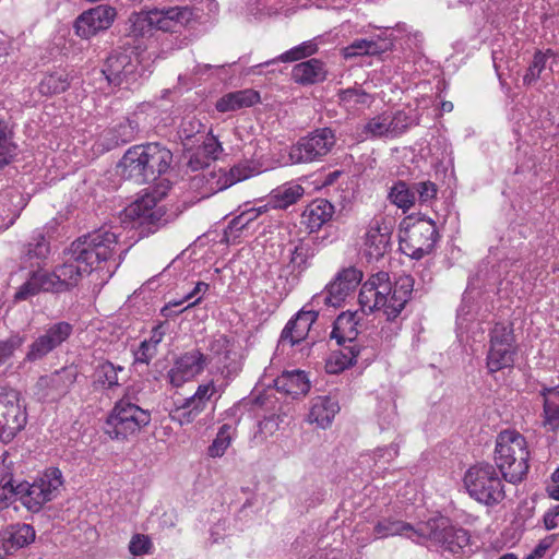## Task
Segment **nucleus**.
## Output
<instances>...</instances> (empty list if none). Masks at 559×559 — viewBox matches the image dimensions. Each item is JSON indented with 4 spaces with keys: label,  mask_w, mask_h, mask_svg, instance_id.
Listing matches in <instances>:
<instances>
[{
    "label": "nucleus",
    "mask_w": 559,
    "mask_h": 559,
    "mask_svg": "<svg viewBox=\"0 0 559 559\" xmlns=\"http://www.w3.org/2000/svg\"><path fill=\"white\" fill-rule=\"evenodd\" d=\"M248 176L249 175L245 168L235 166L229 170L228 174L225 173L219 177V179L216 182L215 190L219 191V190L226 189V188L233 186L234 183L248 178Z\"/></svg>",
    "instance_id": "nucleus-52"
},
{
    "label": "nucleus",
    "mask_w": 559,
    "mask_h": 559,
    "mask_svg": "<svg viewBox=\"0 0 559 559\" xmlns=\"http://www.w3.org/2000/svg\"><path fill=\"white\" fill-rule=\"evenodd\" d=\"M318 316V311L314 310L299 311L294 319L286 323L281 333L280 343H288L294 346L305 340Z\"/></svg>",
    "instance_id": "nucleus-20"
},
{
    "label": "nucleus",
    "mask_w": 559,
    "mask_h": 559,
    "mask_svg": "<svg viewBox=\"0 0 559 559\" xmlns=\"http://www.w3.org/2000/svg\"><path fill=\"white\" fill-rule=\"evenodd\" d=\"M416 536L418 543H421V539L430 540L453 555L461 554L471 540L467 530L454 525L445 516L432 518L420 523L416 527Z\"/></svg>",
    "instance_id": "nucleus-5"
},
{
    "label": "nucleus",
    "mask_w": 559,
    "mask_h": 559,
    "mask_svg": "<svg viewBox=\"0 0 559 559\" xmlns=\"http://www.w3.org/2000/svg\"><path fill=\"white\" fill-rule=\"evenodd\" d=\"M366 132L373 136H390L386 115L372 118L365 127Z\"/></svg>",
    "instance_id": "nucleus-55"
},
{
    "label": "nucleus",
    "mask_w": 559,
    "mask_h": 559,
    "mask_svg": "<svg viewBox=\"0 0 559 559\" xmlns=\"http://www.w3.org/2000/svg\"><path fill=\"white\" fill-rule=\"evenodd\" d=\"M414 287V278L411 275L400 276L389 296L390 306H386V319L394 320L407 304Z\"/></svg>",
    "instance_id": "nucleus-22"
},
{
    "label": "nucleus",
    "mask_w": 559,
    "mask_h": 559,
    "mask_svg": "<svg viewBox=\"0 0 559 559\" xmlns=\"http://www.w3.org/2000/svg\"><path fill=\"white\" fill-rule=\"evenodd\" d=\"M49 243L43 235H38L33 242L26 247L25 257L28 260L38 259L44 260L49 254Z\"/></svg>",
    "instance_id": "nucleus-49"
},
{
    "label": "nucleus",
    "mask_w": 559,
    "mask_h": 559,
    "mask_svg": "<svg viewBox=\"0 0 559 559\" xmlns=\"http://www.w3.org/2000/svg\"><path fill=\"white\" fill-rule=\"evenodd\" d=\"M391 41L382 38L381 36L371 37L368 39L367 48L369 50V56H378L385 51H388L391 47Z\"/></svg>",
    "instance_id": "nucleus-64"
},
{
    "label": "nucleus",
    "mask_w": 559,
    "mask_h": 559,
    "mask_svg": "<svg viewBox=\"0 0 559 559\" xmlns=\"http://www.w3.org/2000/svg\"><path fill=\"white\" fill-rule=\"evenodd\" d=\"M463 483L469 497L485 506L498 504L506 497L502 478L489 463L471 466L464 475Z\"/></svg>",
    "instance_id": "nucleus-3"
},
{
    "label": "nucleus",
    "mask_w": 559,
    "mask_h": 559,
    "mask_svg": "<svg viewBox=\"0 0 559 559\" xmlns=\"http://www.w3.org/2000/svg\"><path fill=\"white\" fill-rule=\"evenodd\" d=\"M335 145V134L330 128L317 129L301 138L292 147L290 158L296 163H310L325 156Z\"/></svg>",
    "instance_id": "nucleus-10"
},
{
    "label": "nucleus",
    "mask_w": 559,
    "mask_h": 559,
    "mask_svg": "<svg viewBox=\"0 0 559 559\" xmlns=\"http://www.w3.org/2000/svg\"><path fill=\"white\" fill-rule=\"evenodd\" d=\"M24 342L25 337L20 334H13L7 340L0 341V366L10 359Z\"/></svg>",
    "instance_id": "nucleus-48"
},
{
    "label": "nucleus",
    "mask_w": 559,
    "mask_h": 559,
    "mask_svg": "<svg viewBox=\"0 0 559 559\" xmlns=\"http://www.w3.org/2000/svg\"><path fill=\"white\" fill-rule=\"evenodd\" d=\"M386 122L390 136L403 133L409 126V117L404 111H396L394 115H386Z\"/></svg>",
    "instance_id": "nucleus-50"
},
{
    "label": "nucleus",
    "mask_w": 559,
    "mask_h": 559,
    "mask_svg": "<svg viewBox=\"0 0 559 559\" xmlns=\"http://www.w3.org/2000/svg\"><path fill=\"white\" fill-rule=\"evenodd\" d=\"M489 346L518 347L512 324L496 323L490 331Z\"/></svg>",
    "instance_id": "nucleus-45"
},
{
    "label": "nucleus",
    "mask_w": 559,
    "mask_h": 559,
    "mask_svg": "<svg viewBox=\"0 0 559 559\" xmlns=\"http://www.w3.org/2000/svg\"><path fill=\"white\" fill-rule=\"evenodd\" d=\"M388 198L394 205L402 209L403 212L408 211L416 202L413 183L408 185L403 180H399L390 189Z\"/></svg>",
    "instance_id": "nucleus-39"
},
{
    "label": "nucleus",
    "mask_w": 559,
    "mask_h": 559,
    "mask_svg": "<svg viewBox=\"0 0 559 559\" xmlns=\"http://www.w3.org/2000/svg\"><path fill=\"white\" fill-rule=\"evenodd\" d=\"M415 191V199L420 203H427L436 198L437 195V186L431 181H420L413 183Z\"/></svg>",
    "instance_id": "nucleus-53"
},
{
    "label": "nucleus",
    "mask_w": 559,
    "mask_h": 559,
    "mask_svg": "<svg viewBox=\"0 0 559 559\" xmlns=\"http://www.w3.org/2000/svg\"><path fill=\"white\" fill-rule=\"evenodd\" d=\"M199 147L211 159V162L215 160L218 157V154L223 151L221 143L213 135L207 136Z\"/></svg>",
    "instance_id": "nucleus-63"
},
{
    "label": "nucleus",
    "mask_w": 559,
    "mask_h": 559,
    "mask_svg": "<svg viewBox=\"0 0 559 559\" xmlns=\"http://www.w3.org/2000/svg\"><path fill=\"white\" fill-rule=\"evenodd\" d=\"M338 411V403L334 399L330 396H317L311 401L308 420L316 423L318 427L324 429L331 425Z\"/></svg>",
    "instance_id": "nucleus-27"
},
{
    "label": "nucleus",
    "mask_w": 559,
    "mask_h": 559,
    "mask_svg": "<svg viewBox=\"0 0 559 559\" xmlns=\"http://www.w3.org/2000/svg\"><path fill=\"white\" fill-rule=\"evenodd\" d=\"M326 68L324 62L312 58L301 61L293 67L292 79L300 85H313L323 82L326 79Z\"/></svg>",
    "instance_id": "nucleus-23"
},
{
    "label": "nucleus",
    "mask_w": 559,
    "mask_h": 559,
    "mask_svg": "<svg viewBox=\"0 0 559 559\" xmlns=\"http://www.w3.org/2000/svg\"><path fill=\"white\" fill-rule=\"evenodd\" d=\"M334 214V205L325 199L312 201L302 212L304 224L310 233L318 231L330 222Z\"/></svg>",
    "instance_id": "nucleus-25"
},
{
    "label": "nucleus",
    "mask_w": 559,
    "mask_h": 559,
    "mask_svg": "<svg viewBox=\"0 0 559 559\" xmlns=\"http://www.w3.org/2000/svg\"><path fill=\"white\" fill-rule=\"evenodd\" d=\"M231 426L228 424H224L217 435L213 440L212 444L207 449V454L211 457H221L227 448L230 445L231 437H230Z\"/></svg>",
    "instance_id": "nucleus-46"
},
{
    "label": "nucleus",
    "mask_w": 559,
    "mask_h": 559,
    "mask_svg": "<svg viewBox=\"0 0 559 559\" xmlns=\"http://www.w3.org/2000/svg\"><path fill=\"white\" fill-rule=\"evenodd\" d=\"M318 51V45L314 40H307L302 44L285 51L281 56H278L276 59L266 61L262 66H269L271 63H274L275 61L281 62H293L297 60H301L304 58L310 57L314 55Z\"/></svg>",
    "instance_id": "nucleus-43"
},
{
    "label": "nucleus",
    "mask_w": 559,
    "mask_h": 559,
    "mask_svg": "<svg viewBox=\"0 0 559 559\" xmlns=\"http://www.w3.org/2000/svg\"><path fill=\"white\" fill-rule=\"evenodd\" d=\"M116 17V9L109 5H97L83 12L75 21L76 34L90 38L100 31L110 27Z\"/></svg>",
    "instance_id": "nucleus-16"
},
{
    "label": "nucleus",
    "mask_w": 559,
    "mask_h": 559,
    "mask_svg": "<svg viewBox=\"0 0 559 559\" xmlns=\"http://www.w3.org/2000/svg\"><path fill=\"white\" fill-rule=\"evenodd\" d=\"M139 131L138 123L134 120L126 118L115 126L110 131V141L114 145H123L132 142Z\"/></svg>",
    "instance_id": "nucleus-41"
},
{
    "label": "nucleus",
    "mask_w": 559,
    "mask_h": 559,
    "mask_svg": "<svg viewBox=\"0 0 559 559\" xmlns=\"http://www.w3.org/2000/svg\"><path fill=\"white\" fill-rule=\"evenodd\" d=\"M206 366V357L198 349L187 352L179 356L167 373L169 383L179 388L183 383L200 374Z\"/></svg>",
    "instance_id": "nucleus-15"
},
{
    "label": "nucleus",
    "mask_w": 559,
    "mask_h": 559,
    "mask_svg": "<svg viewBox=\"0 0 559 559\" xmlns=\"http://www.w3.org/2000/svg\"><path fill=\"white\" fill-rule=\"evenodd\" d=\"M66 257L67 260L55 269L57 278L61 282L60 284H63L64 286V292L76 286L82 278V275L86 274L84 265H81L82 263L71 260L70 255Z\"/></svg>",
    "instance_id": "nucleus-36"
},
{
    "label": "nucleus",
    "mask_w": 559,
    "mask_h": 559,
    "mask_svg": "<svg viewBox=\"0 0 559 559\" xmlns=\"http://www.w3.org/2000/svg\"><path fill=\"white\" fill-rule=\"evenodd\" d=\"M356 336L357 329L355 314L349 312H342L334 321L331 338L336 340L338 345H344L346 342L352 344Z\"/></svg>",
    "instance_id": "nucleus-32"
},
{
    "label": "nucleus",
    "mask_w": 559,
    "mask_h": 559,
    "mask_svg": "<svg viewBox=\"0 0 559 559\" xmlns=\"http://www.w3.org/2000/svg\"><path fill=\"white\" fill-rule=\"evenodd\" d=\"M274 385L277 391H282L293 397L306 395L310 390V382L306 372L298 369L283 371L274 380Z\"/></svg>",
    "instance_id": "nucleus-24"
},
{
    "label": "nucleus",
    "mask_w": 559,
    "mask_h": 559,
    "mask_svg": "<svg viewBox=\"0 0 559 559\" xmlns=\"http://www.w3.org/2000/svg\"><path fill=\"white\" fill-rule=\"evenodd\" d=\"M164 195V191L158 193V197L155 192L145 193L128 207V216L132 218L133 227L140 237H146L168 223L167 210L159 204V200Z\"/></svg>",
    "instance_id": "nucleus-6"
},
{
    "label": "nucleus",
    "mask_w": 559,
    "mask_h": 559,
    "mask_svg": "<svg viewBox=\"0 0 559 559\" xmlns=\"http://www.w3.org/2000/svg\"><path fill=\"white\" fill-rule=\"evenodd\" d=\"M554 56L555 53L551 49H547L545 52L537 50L534 53L533 61L531 62L525 75L523 76L524 85H532L536 83L546 68L548 58Z\"/></svg>",
    "instance_id": "nucleus-44"
},
{
    "label": "nucleus",
    "mask_w": 559,
    "mask_h": 559,
    "mask_svg": "<svg viewBox=\"0 0 559 559\" xmlns=\"http://www.w3.org/2000/svg\"><path fill=\"white\" fill-rule=\"evenodd\" d=\"M259 102L260 94L254 90L247 88L224 95L217 100L215 107L219 112H227L251 107Z\"/></svg>",
    "instance_id": "nucleus-28"
},
{
    "label": "nucleus",
    "mask_w": 559,
    "mask_h": 559,
    "mask_svg": "<svg viewBox=\"0 0 559 559\" xmlns=\"http://www.w3.org/2000/svg\"><path fill=\"white\" fill-rule=\"evenodd\" d=\"M63 486L62 473L57 467L47 468L32 484L20 483L22 503L32 512H38L43 506L56 499Z\"/></svg>",
    "instance_id": "nucleus-7"
},
{
    "label": "nucleus",
    "mask_w": 559,
    "mask_h": 559,
    "mask_svg": "<svg viewBox=\"0 0 559 559\" xmlns=\"http://www.w3.org/2000/svg\"><path fill=\"white\" fill-rule=\"evenodd\" d=\"M69 87L68 75L64 73H50L40 81L38 91L44 96H52L63 93Z\"/></svg>",
    "instance_id": "nucleus-42"
},
{
    "label": "nucleus",
    "mask_w": 559,
    "mask_h": 559,
    "mask_svg": "<svg viewBox=\"0 0 559 559\" xmlns=\"http://www.w3.org/2000/svg\"><path fill=\"white\" fill-rule=\"evenodd\" d=\"M198 19L195 10L189 5L158 8L159 31L177 32V26L188 27Z\"/></svg>",
    "instance_id": "nucleus-21"
},
{
    "label": "nucleus",
    "mask_w": 559,
    "mask_h": 559,
    "mask_svg": "<svg viewBox=\"0 0 559 559\" xmlns=\"http://www.w3.org/2000/svg\"><path fill=\"white\" fill-rule=\"evenodd\" d=\"M73 333V325L66 321H60L49 325L43 334H40L28 346L25 356L26 361H37L46 357L53 349L64 343Z\"/></svg>",
    "instance_id": "nucleus-11"
},
{
    "label": "nucleus",
    "mask_w": 559,
    "mask_h": 559,
    "mask_svg": "<svg viewBox=\"0 0 559 559\" xmlns=\"http://www.w3.org/2000/svg\"><path fill=\"white\" fill-rule=\"evenodd\" d=\"M151 548V540L144 535H134L129 544V550L134 556L147 554Z\"/></svg>",
    "instance_id": "nucleus-62"
},
{
    "label": "nucleus",
    "mask_w": 559,
    "mask_h": 559,
    "mask_svg": "<svg viewBox=\"0 0 559 559\" xmlns=\"http://www.w3.org/2000/svg\"><path fill=\"white\" fill-rule=\"evenodd\" d=\"M118 371H123V367L115 366L109 360L99 362L93 372L94 388L112 390L119 386Z\"/></svg>",
    "instance_id": "nucleus-31"
},
{
    "label": "nucleus",
    "mask_w": 559,
    "mask_h": 559,
    "mask_svg": "<svg viewBox=\"0 0 559 559\" xmlns=\"http://www.w3.org/2000/svg\"><path fill=\"white\" fill-rule=\"evenodd\" d=\"M129 21L131 23V33L134 36H143L153 28L159 31L158 8L132 13Z\"/></svg>",
    "instance_id": "nucleus-33"
},
{
    "label": "nucleus",
    "mask_w": 559,
    "mask_h": 559,
    "mask_svg": "<svg viewBox=\"0 0 559 559\" xmlns=\"http://www.w3.org/2000/svg\"><path fill=\"white\" fill-rule=\"evenodd\" d=\"M305 190L300 185H285L276 188L271 193V203L274 209L285 210L298 202Z\"/></svg>",
    "instance_id": "nucleus-37"
},
{
    "label": "nucleus",
    "mask_w": 559,
    "mask_h": 559,
    "mask_svg": "<svg viewBox=\"0 0 559 559\" xmlns=\"http://www.w3.org/2000/svg\"><path fill=\"white\" fill-rule=\"evenodd\" d=\"M78 378V370L73 366L63 367L50 374L41 376L36 382L37 394L44 401H58L66 396Z\"/></svg>",
    "instance_id": "nucleus-12"
},
{
    "label": "nucleus",
    "mask_w": 559,
    "mask_h": 559,
    "mask_svg": "<svg viewBox=\"0 0 559 559\" xmlns=\"http://www.w3.org/2000/svg\"><path fill=\"white\" fill-rule=\"evenodd\" d=\"M145 154L148 164L151 182L164 175L173 162V153L159 143L145 144Z\"/></svg>",
    "instance_id": "nucleus-26"
},
{
    "label": "nucleus",
    "mask_w": 559,
    "mask_h": 559,
    "mask_svg": "<svg viewBox=\"0 0 559 559\" xmlns=\"http://www.w3.org/2000/svg\"><path fill=\"white\" fill-rule=\"evenodd\" d=\"M408 532L412 533L408 535L409 537L416 535V528H414L411 524L399 520H393L391 518H383L379 520L373 526V535L377 538L403 535L407 534Z\"/></svg>",
    "instance_id": "nucleus-38"
},
{
    "label": "nucleus",
    "mask_w": 559,
    "mask_h": 559,
    "mask_svg": "<svg viewBox=\"0 0 559 559\" xmlns=\"http://www.w3.org/2000/svg\"><path fill=\"white\" fill-rule=\"evenodd\" d=\"M367 45L368 38L355 39L350 45L344 48V57L348 59L357 56H369Z\"/></svg>",
    "instance_id": "nucleus-61"
},
{
    "label": "nucleus",
    "mask_w": 559,
    "mask_h": 559,
    "mask_svg": "<svg viewBox=\"0 0 559 559\" xmlns=\"http://www.w3.org/2000/svg\"><path fill=\"white\" fill-rule=\"evenodd\" d=\"M210 164L211 159L198 147L190 154L187 166L192 171H198L209 167Z\"/></svg>",
    "instance_id": "nucleus-60"
},
{
    "label": "nucleus",
    "mask_w": 559,
    "mask_h": 559,
    "mask_svg": "<svg viewBox=\"0 0 559 559\" xmlns=\"http://www.w3.org/2000/svg\"><path fill=\"white\" fill-rule=\"evenodd\" d=\"M518 347H497L489 346L487 354V368L489 372L495 373L501 369L512 367Z\"/></svg>",
    "instance_id": "nucleus-35"
},
{
    "label": "nucleus",
    "mask_w": 559,
    "mask_h": 559,
    "mask_svg": "<svg viewBox=\"0 0 559 559\" xmlns=\"http://www.w3.org/2000/svg\"><path fill=\"white\" fill-rule=\"evenodd\" d=\"M34 275L40 292H64V286L63 284H60L61 282L57 278L55 270L52 273L36 271L34 272Z\"/></svg>",
    "instance_id": "nucleus-47"
},
{
    "label": "nucleus",
    "mask_w": 559,
    "mask_h": 559,
    "mask_svg": "<svg viewBox=\"0 0 559 559\" xmlns=\"http://www.w3.org/2000/svg\"><path fill=\"white\" fill-rule=\"evenodd\" d=\"M343 349L340 353L334 354L335 361L330 360L326 364L328 371L331 373H337L344 369L353 366L357 361L360 349L355 344L342 345Z\"/></svg>",
    "instance_id": "nucleus-40"
},
{
    "label": "nucleus",
    "mask_w": 559,
    "mask_h": 559,
    "mask_svg": "<svg viewBox=\"0 0 559 559\" xmlns=\"http://www.w3.org/2000/svg\"><path fill=\"white\" fill-rule=\"evenodd\" d=\"M439 238L432 219L420 218L400 236L401 251L414 260H420L432 252Z\"/></svg>",
    "instance_id": "nucleus-8"
},
{
    "label": "nucleus",
    "mask_w": 559,
    "mask_h": 559,
    "mask_svg": "<svg viewBox=\"0 0 559 559\" xmlns=\"http://www.w3.org/2000/svg\"><path fill=\"white\" fill-rule=\"evenodd\" d=\"M197 414L190 407L183 403L181 406L176 407L170 413V418L173 421L178 423L180 426L188 425L193 423L197 419Z\"/></svg>",
    "instance_id": "nucleus-57"
},
{
    "label": "nucleus",
    "mask_w": 559,
    "mask_h": 559,
    "mask_svg": "<svg viewBox=\"0 0 559 559\" xmlns=\"http://www.w3.org/2000/svg\"><path fill=\"white\" fill-rule=\"evenodd\" d=\"M544 424L549 426L551 430L559 427V405L550 399H545L544 402Z\"/></svg>",
    "instance_id": "nucleus-54"
},
{
    "label": "nucleus",
    "mask_w": 559,
    "mask_h": 559,
    "mask_svg": "<svg viewBox=\"0 0 559 559\" xmlns=\"http://www.w3.org/2000/svg\"><path fill=\"white\" fill-rule=\"evenodd\" d=\"M35 531L29 524H16L0 532V559L34 542Z\"/></svg>",
    "instance_id": "nucleus-18"
},
{
    "label": "nucleus",
    "mask_w": 559,
    "mask_h": 559,
    "mask_svg": "<svg viewBox=\"0 0 559 559\" xmlns=\"http://www.w3.org/2000/svg\"><path fill=\"white\" fill-rule=\"evenodd\" d=\"M151 413L122 397L116 402L105 424V432L116 440H127L151 423Z\"/></svg>",
    "instance_id": "nucleus-4"
},
{
    "label": "nucleus",
    "mask_w": 559,
    "mask_h": 559,
    "mask_svg": "<svg viewBox=\"0 0 559 559\" xmlns=\"http://www.w3.org/2000/svg\"><path fill=\"white\" fill-rule=\"evenodd\" d=\"M362 280V273L355 269L348 267L338 273L336 278L331 282L324 292L312 298L313 302H323L326 306L340 307L345 298L354 292Z\"/></svg>",
    "instance_id": "nucleus-13"
},
{
    "label": "nucleus",
    "mask_w": 559,
    "mask_h": 559,
    "mask_svg": "<svg viewBox=\"0 0 559 559\" xmlns=\"http://www.w3.org/2000/svg\"><path fill=\"white\" fill-rule=\"evenodd\" d=\"M338 98L343 104L365 105L371 99V96L361 88L350 87L341 90Z\"/></svg>",
    "instance_id": "nucleus-51"
},
{
    "label": "nucleus",
    "mask_w": 559,
    "mask_h": 559,
    "mask_svg": "<svg viewBox=\"0 0 559 559\" xmlns=\"http://www.w3.org/2000/svg\"><path fill=\"white\" fill-rule=\"evenodd\" d=\"M136 69L138 63L132 61L130 55L114 51L106 59L102 72L110 85L121 86L136 81Z\"/></svg>",
    "instance_id": "nucleus-14"
},
{
    "label": "nucleus",
    "mask_w": 559,
    "mask_h": 559,
    "mask_svg": "<svg viewBox=\"0 0 559 559\" xmlns=\"http://www.w3.org/2000/svg\"><path fill=\"white\" fill-rule=\"evenodd\" d=\"M358 302L361 311L366 314L382 310L386 316V306H390L389 297L382 294L381 290L373 288L372 283L362 284L358 295Z\"/></svg>",
    "instance_id": "nucleus-30"
},
{
    "label": "nucleus",
    "mask_w": 559,
    "mask_h": 559,
    "mask_svg": "<svg viewBox=\"0 0 559 559\" xmlns=\"http://www.w3.org/2000/svg\"><path fill=\"white\" fill-rule=\"evenodd\" d=\"M27 415L21 403L20 393L0 386V441L8 443L25 427Z\"/></svg>",
    "instance_id": "nucleus-9"
},
{
    "label": "nucleus",
    "mask_w": 559,
    "mask_h": 559,
    "mask_svg": "<svg viewBox=\"0 0 559 559\" xmlns=\"http://www.w3.org/2000/svg\"><path fill=\"white\" fill-rule=\"evenodd\" d=\"M145 144L130 147L118 164L120 176L142 185L151 182Z\"/></svg>",
    "instance_id": "nucleus-17"
},
{
    "label": "nucleus",
    "mask_w": 559,
    "mask_h": 559,
    "mask_svg": "<svg viewBox=\"0 0 559 559\" xmlns=\"http://www.w3.org/2000/svg\"><path fill=\"white\" fill-rule=\"evenodd\" d=\"M294 248L290 251V259L288 266H292V272L296 273L295 280L310 266V260L317 253V246L313 241L298 239L292 242Z\"/></svg>",
    "instance_id": "nucleus-29"
},
{
    "label": "nucleus",
    "mask_w": 559,
    "mask_h": 559,
    "mask_svg": "<svg viewBox=\"0 0 559 559\" xmlns=\"http://www.w3.org/2000/svg\"><path fill=\"white\" fill-rule=\"evenodd\" d=\"M373 288L377 290H381L385 296H390L392 292V284L390 282V276L386 272H378L373 274L365 284H371Z\"/></svg>",
    "instance_id": "nucleus-59"
},
{
    "label": "nucleus",
    "mask_w": 559,
    "mask_h": 559,
    "mask_svg": "<svg viewBox=\"0 0 559 559\" xmlns=\"http://www.w3.org/2000/svg\"><path fill=\"white\" fill-rule=\"evenodd\" d=\"M13 139V127L5 119L0 118V168L9 165L17 154V145Z\"/></svg>",
    "instance_id": "nucleus-34"
},
{
    "label": "nucleus",
    "mask_w": 559,
    "mask_h": 559,
    "mask_svg": "<svg viewBox=\"0 0 559 559\" xmlns=\"http://www.w3.org/2000/svg\"><path fill=\"white\" fill-rule=\"evenodd\" d=\"M39 292L40 290L33 272L31 277L17 289L14 295V299L16 301L26 300L29 297L37 295Z\"/></svg>",
    "instance_id": "nucleus-58"
},
{
    "label": "nucleus",
    "mask_w": 559,
    "mask_h": 559,
    "mask_svg": "<svg viewBox=\"0 0 559 559\" xmlns=\"http://www.w3.org/2000/svg\"><path fill=\"white\" fill-rule=\"evenodd\" d=\"M391 231L380 219L371 221L365 237V252L371 260H380L390 250Z\"/></svg>",
    "instance_id": "nucleus-19"
},
{
    "label": "nucleus",
    "mask_w": 559,
    "mask_h": 559,
    "mask_svg": "<svg viewBox=\"0 0 559 559\" xmlns=\"http://www.w3.org/2000/svg\"><path fill=\"white\" fill-rule=\"evenodd\" d=\"M117 245L118 236L103 227L75 239L64 255L82 263L86 274H90L98 264L112 258Z\"/></svg>",
    "instance_id": "nucleus-2"
},
{
    "label": "nucleus",
    "mask_w": 559,
    "mask_h": 559,
    "mask_svg": "<svg viewBox=\"0 0 559 559\" xmlns=\"http://www.w3.org/2000/svg\"><path fill=\"white\" fill-rule=\"evenodd\" d=\"M22 501V492H20V484L0 487V509L8 508L16 498Z\"/></svg>",
    "instance_id": "nucleus-56"
},
{
    "label": "nucleus",
    "mask_w": 559,
    "mask_h": 559,
    "mask_svg": "<svg viewBox=\"0 0 559 559\" xmlns=\"http://www.w3.org/2000/svg\"><path fill=\"white\" fill-rule=\"evenodd\" d=\"M528 459L526 440L521 433L504 430L498 435L495 462L506 481L521 483L528 472Z\"/></svg>",
    "instance_id": "nucleus-1"
}]
</instances>
